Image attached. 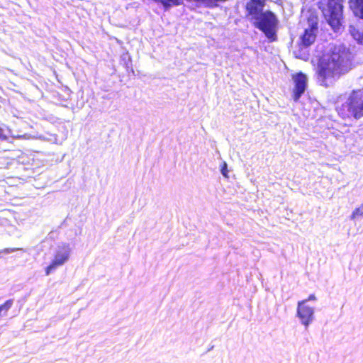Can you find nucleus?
I'll list each match as a JSON object with an SVG mask.
<instances>
[{
	"label": "nucleus",
	"mask_w": 363,
	"mask_h": 363,
	"mask_svg": "<svg viewBox=\"0 0 363 363\" xmlns=\"http://www.w3.org/2000/svg\"><path fill=\"white\" fill-rule=\"evenodd\" d=\"M18 250L23 251V248H5L4 250H0V257L3 255H8V254H10L11 252H16Z\"/></svg>",
	"instance_id": "2eb2a0df"
},
{
	"label": "nucleus",
	"mask_w": 363,
	"mask_h": 363,
	"mask_svg": "<svg viewBox=\"0 0 363 363\" xmlns=\"http://www.w3.org/2000/svg\"><path fill=\"white\" fill-rule=\"evenodd\" d=\"M352 53L346 45H330L328 53L318 62L316 73L320 85L326 88L332 86L352 69Z\"/></svg>",
	"instance_id": "f257e3e1"
},
{
	"label": "nucleus",
	"mask_w": 363,
	"mask_h": 363,
	"mask_svg": "<svg viewBox=\"0 0 363 363\" xmlns=\"http://www.w3.org/2000/svg\"><path fill=\"white\" fill-rule=\"evenodd\" d=\"M122 60L124 62V66L127 70V72H129V69H130V72L134 74V70L132 67V63H131V59L130 57H128V59H126L125 57H122Z\"/></svg>",
	"instance_id": "4468645a"
},
{
	"label": "nucleus",
	"mask_w": 363,
	"mask_h": 363,
	"mask_svg": "<svg viewBox=\"0 0 363 363\" xmlns=\"http://www.w3.org/2000/svg\"><path fill=\"white\" fill-rule=\"evenodd\" d=\"M308 48H303L298 45V49L294 51V54L296 58L308 60L309 58Z\"/></svg>",
	"instance_id": "9d476101"
},
{
	"label": "nucleus",
	"mask_w": 363,
	"mask_h": 363,
	"mask_svg": "<svg viewBox=\"0 0 363 363\" xmlns=\"http://www.w3.org/2000/svg\"><path fill=\"white\" fill-rule=\"evenodd\" d=\"M220 171L221 174L225 177H228V164L225 162H223L220 167Z\"/></svg>",
	"instance_id": "dca6fc26"
},
{
	"label": "nucleus",
	"mask_w": 363,
	"mask_h": 363,
	"mask_svg": "<svg viewBox=\"0 0 363 363\" xmlns=\"http://www.w3.org/2000/svg\"><path fill=\"white\" fill-rule=\"evenodd\" d=\"M307 300L298 302L296 316L301 320L306 328H307L314 319V308L306 306Z\"/></svg>",
	"instance_id": "6e6552de"
},
{
	"label": "nucleus",
	"mask_w": 363,
	"mask_h": 363,
	"mask_svg": "<svg viewBox=\"0 0 363 363\" xmlns=\"http://www.w3.org/2000/svg\"><path fill=\"white\" fill-rule=\"evenodd\" d=\"M154 2L161 4L164 11H169L174 6L181 5L183 0H155Z\"/></svg>",
	"instance_id": "1a4fd4ad"
},
{
	"label": "nucleus",
	"mask_w": 363,
	"mask_h": 363,
	"mask_svg": "<svg viewBox=\"0 0 363 363\" xmlns=\"http://www.w3.org/2000/svg\"><path fill=\"white\" fill-rule=\"evenodd\" d=\"M6 131L8 133L10 132V130L7 128L6 125L4 124L0 125V140L4 141L8 140L9 137Z\"/></svg>",
	"instance_id": "f8f14e48"
},
{
	"label": "nucleus",
	"mask_w": 363,
	"mask_h": 363,
	"mask_svg": "<svg viewBox=\"0 0 363 363\" xmlns=\"http://www.w3.org/2000/svg\"><path fill=\"white\" fill-rule=\"evenodd\" d=\"M266 0H250L245 5L246 17L250 23L262 32L269 42L277 40L279 21L270 10L264 11Z\"/></svg>",
	"instance_id": "f03ea898"
},
{
	"label": "nucleus",
	"mask_w": 363,
	"mask_h": 363,
	"mask_svg": "<svg viewBox=\"0 0 363 363\" xmlns=\"http://www.w3.org/2000/svg\"><path fill=\"white\" fill-rule=\"evenodd\" d=\"M294 88L292 91V99L298 102L308 87V77L302 72H297L292 76Z\"/></svg>",
	"instance_id": "0eeeda50"
},
{
	"label": "nucleus",
	"mask_w": 363,
	"mask_h": 363,
	"mask_svg": "<svg viewBox=\"0 0 363 363\" xmlns=\"http://www.w3.org/2000/svg\"><path fill=\"white\" fill-rule=\"evenodd\" d=\"M342 118L360 119L363 117V89L353 90L337 110Z\"/></svg>",
	"instance_id": "7ed1b4c3"
},
{
	"label": "nucleus",
	"mask_w": 363,
	"mask_h": 363,
	"mask_svg": "<svg viewBox=\"0 0 363 363\" xmlns=\"http://www.w3.org/2000/svg\"><path fill=\"white\" fill-rule=\"evenodd\" d=\"M358 43L363 45V33L359 34V38L357 39Z\"/></svg>",
	"instance_id": "a211bd4d"
},
{
	"label": "nucleus",
	"mask_w": 363,
	"mask_h": 363,
	"mask_svg": "<svg viewBox=\"0 0 363 363\" xmlns=\"http://www.w3.org/2000/svg\"><path fill=\"white\" fill-rule=\"evenodd\" d=\"M343 0H320L319 9L322 11L328 23L335 32L342 26Z\"/></svg>",
	"instance_id": "20e7f679"
},
{
	"label": "nucleus",
	"mask_w": 363,
	"mask_h": 363,
	"mask_svg": "<svg viewBox=\"0 0 363 363\" xmlns=\"http://www.w3.org/2000/svg\"><path fill=\"white\" fill-rule=\"evenodd\" d=\"M13 303V299H9L6 301L3 304L0 305V316L2 313L5 314L11 308Z\"/></svg>",
	"instance_id": "9b49d317"
},
{
	"label": "nucleus",
	"mask_w": 363,
	"mask_h": 363,
	"mask_svg": "<svg viewBox=\"0 0 363 363\" xmlns=\"http://www.w3.org/2000/svg\"><path fill=\"white\" fill-rule=\"evenodd\" d=\"M307 302L309 301H315L316 300V297L314 294L309 295L308 298L306 299Z\"/></svg>",
	"instance_id": "f3484780"
},
{
	"label": "nucleus",
	"mask_w": 363,
	"mask_h": 363,
	"mask_svg": "<svg viewBox=\"0 0 363 363\" xmlns=\"http://www.w3.org/2000/svg\"><path fill=\"white\" fill-rule=\"evenodd\" d=\"M70 253L71 248L69 244L59 242L54 250V257L52 260L45 269V275H50L58 267L65 264L69 260Z\"/></svg>",
	"instance_id": "39448f33"
},
{
	"label": "nucleus",
	"mask_w": 363,
	"mask_h": 363,
	"mask_svg": "<svg viewBox=\"0 0 363 363\" xmlns=\"http://www.w3.org/2000/svg\"><path fill=\"white\" fill-rule=\"evenodd\" d=\"M308 27L304 29L300 35L298 45L303 48H310L315 41L318 33V21L313 18H308Z\"/></svg>",
	"instance_id": "423d86ee"
},
{
	"label": "nucleus",
	"mask_w": 363,
	"mask_h": 363,
	"mask_svg": "<svg viewBox=\"0 0 363 363\" xmlns=\"http://www.w3.org/2000/svg\"><path fill=\"white\" fill-rule=\"evenodd\" d=\"M359 217H363V203L359 207L356 208L350 216L351 219H355Z\"/></svg>",
	"instance_id": "ddd939ff"
}]
</instances>
